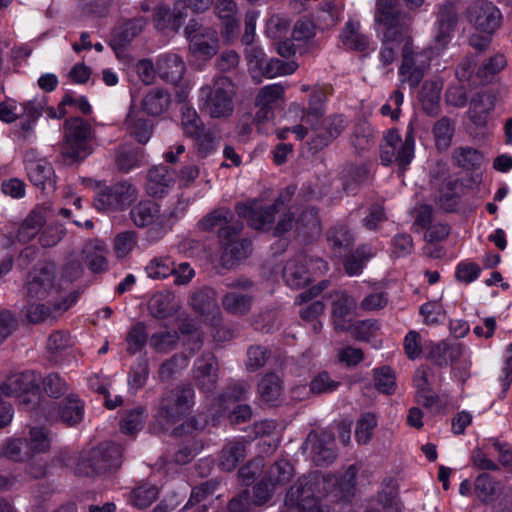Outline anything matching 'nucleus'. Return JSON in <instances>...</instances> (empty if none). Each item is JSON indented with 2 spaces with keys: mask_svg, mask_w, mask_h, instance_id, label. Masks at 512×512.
Segmentation results:
<instances>
[{
  "mask_svg": "<svg viewBox=\"0 0 512 512\" xmlns=\"http://www.w3.org/2000/svg\"><path fill=\"white\" fill-rule=\"evenodd\" d=\"M23 289L27 298L47 300L56 312L67 311L78 298L77 292H67L62 282L57 281L52 264L32 267L25 277Z\"/></svg>",
  "mask_w": 512,
  "mask_h": 512,
  "instance_id": "f257e3e1",
  "label": "nucleus"
},
{
  "mask_svg": "<svg viewBox=\"0 0 512 512\" xmlns=\"http://www.w3.org/2000/svg\"><path fill=\"white\" fill-rule=\"evenodd\" d=\"M94 131L91 124L81 117H70L63 124V142L60 156L66 165L84 161L93 152Z\"/></svg>",
  "mask_w": 512,
  "mask_h": 512,
  "instance_id": "f03ea898",
  "label": "nucleus"
},
{
  "mask_svg": "<svg viewBox=\"0 0 512 512\" xmlns=\"http://www.w3.org/2000/svg\"><path fill=\"white\" fill-rule=\"evenodd\" d=\"M347 127V120L341 114L327 117H317L314 121L304 122V125L293 127V133L298 140L309 137L310 150L318 152L329 146Z\"/></svg>",
  "mask_w": 512,
  "mask_h": 512,
  "instance_id": "7ed1b4c3",
  "label": "nucleus"
},
{
  "mask_svg": "<svg viewBox=\"0 0 512 512\" xmlns=\"http://www.w3.org/2000/svg\"><path fill=\"white\" fill-rule=\"evenodd\" d=\"M235 94V85L228 77H217L200 89L202 110L213 119L228 118L234 112Z\"/></svg>",
  "mask_w": 512,
  "mask_h": 512,
  "instance_id": "20e7f679",
  "label": "nucleus"
},
{
  "mask_svg": "<svg viewBox=\"0 0 512 512\" xmlns=\"http://www.w3.org/2000/svg\"><path fill=\"white\" fill-rule=\"evenodd\" d=\"M195 404V390L190 383L177 384L162 392L156 417L167 425H174L190 414Z\"/></svg>",
  "mask_w": 512,
  "mask_h": 512,
  "instance_id": "39448f33",
  "label": "nucleus"
},
{
  "mask_svg": "<svg viewBox=\"0 0 512 512\" xmlns=\"http://www.w3.org/2000/svg\"><path fill=\"white\" fill-rule=\"evenodd\" d=\"M375 21L384 26L382 41L388 45L413 41L411 36V19L398 9L397 0H377Z\"/></svg>",
  "mask_w": 512,
  "mask_h": 512,
  "instance_id": "423d86ee",
  "label": "nucleus"
},
{
  "mask_svg": "<svg viewBox=\"0 0 512 512\" xmlns=\"http://www.w3.org/2000/svg\"><path fill=\"white\" fill-rule=\"evenodd\" d=\"M432 55V48L419 47L408 40L401 48V82L407 83L411 89L417 88L430 69Z\"/></svg>",
  "mask_w": 512,
  "mask_h": 512,
  "instance_id": "0eeeda50",
  "label": "nucleus"
},
{
  "mask_svg": "<svg viewBox=\"0 0 512 512\" xmlns=\"http://www.w3.org/2000/svg\"><path fill=\"white\" fill-rule=\"evenodd\" d=\"M122 449L114 443H101L81 458L75 467L79 476L94 477L115 471L121 466Z\"/></svg>",
  "mask_w": 512,
  "mask_h": 512,
  "instance_id": "6e6552de",
  "label": "nucleus"
},
{
  "mask_svg": "<svg viewBox=\"0 0 512 512\" xmlns=\"http://www.w3.org/2000/svg\"><path fill=\"white\" fill-rule=\"evenodd\" d=\"M41 377L33 370L10 374L2 384L5 396L16 397L26 410H32L39 400V381Z\"/></svg>",
  "mask_w": 512,
  "mask_h": 512,
  "instance_id": "1a4fd4ad",
  "label": "nucleus"
},
{
  "mask_svg": "<svg viewBox=\"0 0 512 512\" xmlns=\"http://www.w3.org/2000/svg\"><path fill=\"white\" fill-rule=\"evenodd\" d=\"M385 145L381 147L380 158L384 165L396 162L403 172L414 158V132L409 127L402 140L397 129H390L384 136Z\"/></svg>",
  "mask_w": 512,
  "mask_h": 512,
  "instance_id": "9d476101",
  "label": "nucleus"
},
{
  "mask_svg": "<svg viewBox=\"0 0 512 512\" xmlns=\"http://www.w3.org/2000/svg\"><path fill=\"white\" fill-rule=\"evenodd\" d=\"M137 199V189L127 181L100 188L94 197V206L103 212L121 211Z\"/></svg>",
  "mask_w": 512,
  "mask_h": 512,
  "instance_id": "9b49d317",
  "label": "nucleus"
},
{
  "mask_svg": "<svg viewBox=\"0 0 512 512\" xmlns=\"http://www.w3.org/2000/svg\"><path fill=\"white\" fill-rule=\"evenodd\" d=\"M231 291L223 295V309L234 316L247 315L253 306L254 296L249 293L253 282L248 278H238L226 284Z\"/></svg>",
  "mask_w": 512,
  "mask_h": 512,
  "instance_id": "f8f14e48",
  "label": "nucleus"
},
{
  "mask_svg": "<svg viewBox=\"0 0 512 512\" xmlns=\"http://www.w3.org/2000/svg\"><path fill=\"white\" fill-rule=\"evenodd\" d=\"M26 174L30 182L45 191L55 190L56 179L53 166L45 158L39 157L34 149H28L23 155Z\"/></svg>",
  "mask_w": 512,
  "mask_h": 512,
  "instance_id": "ddd939ff",
  "label": "nucleus"
},
{
  "mask_svg": "<svg viewBox=\"0 0 512 512\" xmlns=\"http://www.w3.org/2000/svg\"><path fill=\"white\" fill-rule=\"evenodd\" d=\"M469 22L488 35L497 30L502 21L500 10L490 1L477 0L467 10Z\"/></svg>",
  "mask_w": 512,
  "mask_h": 512,
  "instance_id": "4468645a",
  "label": "nucleus"
},
{
  "mask_svg": "<svg viewBox=\"0 0 512 512\" xmlns=\"http://www.w3.org/2000/svg\"><path fill=\"white\" fill-rule=\"evenodd\" d=\"M203 231L218 229L219 239H227L229 233L241 232L243 223L228 208H218L206 215L199 222Z\"/></svg>",
  "mask_w": 512,
  "mask_h": 512,
  "instance_id": "2eb2a0df",
  "label": "nucleus"
},
{
  "mask_svg": "<svg viewBox=\"0 0 512 512\" xmlns=\"http://www.w3.org/2000/svg\"><path fill=\"white\" fill-rule=\"evenodd\" d=\"M300 512H336L334 508L323 504L314 497L313 484L306 479L295 483L287 493Z\"/></svg>",
  "mask_w": 512,
  "mask_h": 512,
  "instance_id": "dca6fc26",
  "label": "nucleus"
},
{
  "mask_svg": "<svg viewBox=\"0 0 512 512\" xmlns=\"http://www.w3.org/2000/svg\"><path fill=\"white\" fill-rule=\"evenodd\" d=\"M219 364L214 354L203 353L194 364L193 379L197 388L205 393H211L218 383Z\"/></svg>",
  "mask_w": 512,
  "mask_h": 512,
  "instance_id": "f3484780",
  "label": "nucleus"
},
{
  "mask_svg": "<svg viewBox=\"0 0 512 512\" xmlns=\"http://www.w3.org/2000/svg\"><path fill=\"white\" fill-rule=\"evenodd\" d=\"M146 24V18L139 16L126 21L123 25L113 30L109 46L116 53L117 57H120L133 39L141 34Z\"/></svg>",
  "mask_w": 512,
  "mask_h": 512,
  "instance_id": "a211bd4d",
  "label": "nucleus"
},
{
  "mask_svg": "<svg viewBox=\"0 0 512 512\" xmlns=\"http://www.w3.org/2000/svg\"><path fill=\"white\" fill-rule=\"evenodd\" d=\"M123 128L136 142L146 144L153 134L154 123L132 105L123 122Z\"/></svg>",
  "mask_w": 512,
  "mask_h": 512,
  "instance_id": "6ab92c4d",
  "label": "nucleus"
},
{
  "mask_svg": "<svg viewBox=\"0 0 512 512\" xmlns=\"http://www.w3.org/2000/svg\"><path fill=\"white\" fill-rule=\"evenodd\" d=\"M236 210L239 216L247 218L250 226L257 230H268L277 213L276 205L261 207L238 204Z\"/></svg>",
  "mask_w": 512,
  "mask_h": 512,
  "instance_id": "aec40b11",
  "label": "nucleus"
},
{
  "mask_svg": "<svg viewBox=\"0 0 512 512\" xmlns=\"http://www.w3.org/2000/svg\"><path fill=\"white\" fill-rule=\"evenodd\" d=\"M307 259L303 255L288 260L283 268V279L294 289L302 288L311 281V274L307 269Z\"/></svg>",
  "mask_w": 512,
  "mask_h": 512,
  "instance_id": "412c9836",
  "label": "nucleus"
},
{
  "mask_svg": "<svg viewBox=\"0 0 512 512\" xmlns=\"http://www.w3.org/2000/svg\"><path fill=\"white\" fill-rule=\"evenodd\" d=\"M157 74L167 83L177 84L185 73V63L182 58L173 53L162 54L156 61Z\"/></svg>",
  "mask_w": 512,
  "mask_h": 512,
  "instance_id": "4be33fe9",
  "label": "nucleus"
},
{
  "mask_svg": "<svg viewBox=\"0 0 512 512\" xmlns=\"http://www.w3.org/2000/svg\"><path fill=\"white\" fill-rule=\"evenodd\" d=\"M174 184V174L167 166L152 167L147 174L146 191L152 197H163Z\"/></svg>",
  "mask_w": 512,
  "mask_h": 512,
  "instance_id": "5701e85b",
  "label": "nucleus"
},
{
  "mask_svg": "<svg viewBox=\"0 0 512 512\" xmlns=\"http://www.w3.org/2000/svg\"><path fill=\"white\" fill-rule=\"evenodd\" d=\"M356 308V301L346 292L336 295L332 303V322L336 332H345L349 328L350 319L348 317Z\"/></svg>",
  "mask_w": 512,
  "mask_h": 512,
  "instance_id": "b1692460",
  "label": "nucleus"
},
{
  "mask_svg": "<svg viewBox=\"0 0 512 512\" xmlns=\"http://www.w3.org/2000/svg\"><path fill=\"white\" fill-rule=\"evenodd\" d=\"M84 402L76 395H69L58 403L56 419L67 427H74L84 418Z\"/></svg>",
  "mask_w": 512,
  "mask_h": 512,
  "instance_id": "393cba45",
  "label": "nucleus"
},
{
  "mask_svg": "<svg viewBox=\"0 0 512 512\" xmlns=\"http://www.w3.org/2000/svg\"><path fill=\"white\" fill-rule=\"evenodd\" d=\"M179 309L175 294L167 290L155 293L148 302L149 313L156 319L172 317Z\"/></svg>",
  "mask_w": 512,
  "mask_h": 512,
  "instance_id": "a878e982",
  "label": "nucleus"
},
{
  "mask_svg": "<svg viewBox=\"0 0 512 512\" xmlns=\"http://www.w3.org/2000/svg\"><path fill=\"white\" fill-rule=\"evenodd\" d=\"M309 442L313 441V460L318 466H326L334 461L336 453L334 450V438L330 433L322 432L317 435H309Z\"/></svg>",
  "mask_w": 512,
  "mask_h": 512,
  "instance_id": "bb28decb",
  "label": "nucleus"
},
{
  "mask_svg": "<svg viewBox=\"0 0 512 512\" xmlns=\"http://www.w3.org/2000/svg\"><path fill=\"white\" fill-rule=\"evenodd\" d=\"M215 10L221 21L222 36L227 41H232L239 28V23L236 18V4L234 0H218Z\"/></svg>",
  "mask_w": 512,
  "mask_h": 512,
  "instance_id": "cd10ccee",
  "label": "nucleus"
},
{
  "mask_svg": "<svg viewBox=\"0 0 512 512\" xmlns=\"http://www.w3.org/2000/svg\"><path fill=\"white\" fill-rule=\"evenodd\" d=\"M462 353V344L440 341L431 345L427 358L439 367H446L449 362L454 363L458 361Z\"/></svg>",
  "mask_w": 512,
  "mask_h": 512,
  "instance_id": "c85d7f7f",
  "label": "nucleus"
},
{
  "mask_svg": "<svg viewBox=\"0 0 512 512\" xmlns=\"http://www.w3.org/2000/svg\"><path fill=\"white\" fill-rule=\"evenodd\" d=\"M82 253L85 264L93 273H100L107 270V248L104 242L91 240L85 244Z\"/></svg>",
  "mask_w": 512,
  "mask_h": 512,
  "instance_id": "c756f323",
  "label": "nucleus"
},
{
  "mask_svg": "<svg viewBox=\"0 0 512 512\" xmlns=\"http://www.w3.org/2000/svg\"><path fill=\"white\" fill-rule=\"evenodd\" d=\"M171 104L170 93L163 88H153L144 95L141 107L150 116H159L166 112Z\"/></svg>",
  "mask_w": 512,
  "mask_h": 512,
  "instance_id": "7c9ffc66",
  "label": "nucleus"
},
{
  "mask_svg": "<svg viewBox=\"0 0 512 512\" xmlns=\"http://www.w3.org/2000/svg\"><path fill=\"white\" fill-rule=\"evenodd\" d=\"M343 46L349 50L363 52L368 49L369 39L362 33L359 22L349 20L339 36Z\"/></svg>",
  "mask_w": 512,
  "mask_h": 512,
  "instance_id": "2f4dec72",
  "label": "nucleus"
},
{
  "mask_svg": "<svg viewBox=\"0 0 512 512\" xmlns=\"http://www.w3.org/2000/svg\"><path fill=\"white\" fill-rule=\"evenodd\" d=\"M190 50L197 56L211 58L218 51L217 32L210 28H205V33L190 36Z\"/></svg>",
  "mask_w": 512,
  "mask_h": 512,
  "instance_id": "473e14b6",
  "label": "nucleus"
},
{
  "mask_svg": "<svg viewBox=\"0 0 512 512\" xmlns=\"http://www.w3.org/2000/svg\"><path fill=\"white\" fill-rule=\"evenodd\" d=\"M46 222L45 212L40 209L32 210L20 225L16 240L20 243H28L39 234Z\"/></svg>",
  "mask_w": 512,
  "mask_h": 512,
  "instance_id": "72a5a7b5",
  "label": "nucleus"
},
{
  "mask_svg": "<svg viewBox=\"0 0 512 512\" xmlns=\"http://www.w3.org/2000/svg\"><path fill=\"white\" fill-rule=\"evenodd\" d=\"M241 232L229 233L227 239H219L224 248L223 259L241 260L246 258L251 249V242L240 238Z\"/></svg>",
  "mask_w": 512,
  "mask_h": 512,
  "instance_id": "f704fd0d",
  "label": "nucleus"
},
{
  "mask_svg": "<svg viewBox=\"0 0 512 512\" xmlns=\"http://www.w3.org/2000/svg\"><path fill=\"white\" fill-rule=\"evenodd\" d=\"M246 457V448L240 441H230L223 446L219 455V467L224 471H232Z\"/></svg>",
  "mask_w": 512,
  "mask_h": 512,
  "instance_id": "c9c22d12",
  "label": "nucleus"
},
{
  "mask_svg": "<svg viewBox=\"0 0 512 512\" xmlns=\"http://www.w3.org/2000/svg\"><path fill=\"white\" fill-rule=\"evenodd\" d=\"M376 254L375 249L369 244L360 245L356 250L348 254L344 260V269L350 276L362 272L366 263Z\"/></svg>",
  "mask_w": 512,
  "mask_h": 512,
  "instance_id": "e433bc0d",
  "label": "nucleus"
},
{
  "mask_svg": "<svg viewBox=\"0 0 512 512\" xmlns=\"http://www.w3.org/2000/svg\"><path fill=\"white\" fill-rule=\"evenodd\" d=\"M130 216L136 226L146 227L159 219L160 207L151 200L141 201L131 209Z\"/></svg>",
  "mask_w": 512,
  "mask_h": 512,
  "instance_id": "4c0bfd02",
  "label": "nucleus"
},
{
  "mask_svg": "<svg viewBox=\"0 0 512 512\" xmlns=\"http://www.w3.org/2000/svg\"><path fill=\"white\" fill-rule=\"evenodd\" d=\"M190 305L201 315H210L218 309L216 293L212 288L202 287L191 294Z\"/></svg>",
  "mask_w": 512,
  "mask_h": 512,
  "instance_id": "58836bf2",
  "label": "nucleus"
},
{
  "mask_svg": "<svg viewBox=\"0 0 512 512\" xmlns=\"http://www.w3.org/2000/svg\"><path fill=\"white\" fill-rule=\"evenodd\" d=\"M442 84L439 81H426L420 91L419 99L428 115L438 113Z\"/></svg>",
  "mask_w": 512,
  "mask_h": 512,
  "instance_id": "ea45409f",
  "label": "nucleus"
},
{
  "mask_svg": "<svg viewBox=\"0 0 512 512\" xmlns=\"http://www.w3.org/2000/svg\"><path fill=\"white\" fill-rule=\"evenodd\" d=\"M258 393L262 401L275 403L282 394L280 378L275 373L265 374L258 383Z\"/></svg>",
  "mask_w": 512,
  "mask_h": 512,
  "instance_id": "a19ab883",
  "label": "nucleus"
},
{
  "mask_svg": "<svg viewBox=\"0 0 512 512\" xmlns=\"http://www.w3.org/2000/svg\"><path fill=\"white\" fill-rule=\"evenodd\" d=\"M145 271L149 278L165 279L175 271V262L169 256H157L149 261Z\"/></svg>",
  "mask_w": 512,
  "mask_h": 512,
  "instance_id": "79ce46f5",
  "label": "nucleus"
},
{
  "mask_svg": "<svg viewBox=\"0 0 512 512\" xmlns=\"http://www.w3.org/2000/svg\"><path fill=\"white\" fill-rule=\"evenodd\" d=\"M351 143L358 151L368 150L374 144L372 126L365 121L358 122L353 129Z\"/></svg>",
  "mask_w": 512,
  "mask_h": 512,
  "instance_id": "37998d69",
  "label": "nucleus"
},
{
  "mask_svg": "<svg viewBox=\"0 0 512 512\" xmlns=\"http://www.w3.org/2000/svg\"><path fill=\"white\" fill-rule=\"evenodd\" d=\"M146 417V409L142 406L126 411L121 421V431L125 434L138 432L143 428Z\"/></svg>",
  "mask_w": 512,
  "mask_h": 512,
  "instance_id": "c03bdc74",
  "label": "nucleus"
},
{
  "mask_svg": "<svg viewBox=\"0 0 512 512\" xmlns=\"http://www.w3.org/2000/svg\"><path fill=\"white\" fill-rule=\"evenodd\" d=\"M325 102V92L321 88L314 89L310 95L308 107L303 112L302 122H311L317 117H322L325 112Z\"/></svg>",
  "mask_w": 512,
  "mask_h": 512,
  "instance_id": "a18cd8bd",
  "label": "nucleus"
},
{
  "mask_svg": "<svg viewBox=\"0 0 512 512\" xmlns=\"http://www.w3.org/2000/svg\"><path fill=\"white\" fill-rule=\"evenodd\" d=\"M474 486L478 498L485 503L494 501L499 491L498 483L487 473L480 474Z\"/></svg>",
  "mask_w": 512,
  "mask_h": 512,
  "instance_id": "49530a36",
  "label": "nucleus"
},
{
  "mask_svg": "<svg viewBox=\"0 0 512 512\" xmlns=\"http://www.w3.org/2000/svg\"><path fill=\"white\" fill-rule=\"evenodd\" d=\"M246 369L249 372H255L263 368L271 357V350L263 345H251L247 349Z\"/></svg>",
  "mask_w": 512,
  "mask_h": 512,
  "instance_id": "de8ad7c7",
  "label": "nucleus"
},
{
  "mask_svg": "<svg viewBox=\"0 0 512 512\" xmlns=\"http://www.w3.org/2000/svg\"><path fill=\"white\" fill-rule=\"evenodd\" d=\"M496 97L490 91H481L476 93L470 102L469 112L471 118L476 119L481 114H487L495 107Z\"/></svg>",
  "mask_w": 512,
  "mask_h": 512,
  "instance_id": "09e8293b",
  "label": "nucleus"
},
{
  "mask_svg": "<svg viewBox=\"0 0 512 512\" xmlns=\"http://www.w3.org/2000/svg\"><path fill=\"white\" fill-rule=\"evenodd\" d=\"M374 385L384 394L391 395L396 389V377L389 366H382L373 370Z\"/></svg>",
  "mask_w": 512,
  "mask_h": 512,
  "instance_id": "8fccbe9b",
  "label": "nucleus"
},
{
  "mask_svg": "<svg viewBox=\"0 0 512 512\" xmlns=\"http://www.w3.org/2000/svg\"><path fill=\"white\" fill-rule=\"evenodd\" d=\"M436 146L439 150H446L454 134V122L448 117H442L433 127Z\"/></svg>",
  "mask_w": 512,
  "mask_h": 512,
  "instance_id": "3c124183",
  "label": "nucleus"
},
{
  "mask_svg": "<svg viewBox=\"0 0 512 512\" xmlns=\"http://www.w3.org/2000/svg\"><path fill=\"white\" fill-rule=\"evenodd\" d=\"M181 124L186 136L191 137L204 131V125L196 110L187 104L181 106Z\"/></svg>",
  "mask_w": 512,
  "mask_h": 512,
  "instance_id": "603ef678",
  "label": "nucleus"
},
{
  "mask_svg": "<svg viewBox=\"0 0 512 512\" xmlns=\"http://www.w3.org/2000/svg\"><path fill=\"white\" fill-rule=\"evenodd\" d=\"M148 340V335L146 332V325L144 322H137L133 325L127 333L126 342H127V352L130 355H134L137 352L141 351L143 347L146 345Z\"/></svg>",
  "mask_w": 512,
  "mask_h": 512,
  "instance_id": "864d4df0",
  "label": "nucleus"
},
{
  "mask_svg": "<svg viewBox=\"0 0 512 512\" xmlns=\"http://www.w3.org/2000/svg\"><path fill=\"white\" fill-rule=\"evenodd\" d=\"M25 319L30 324H39L50 318H54L53 312L57 313L52 305L45 303H30L23 309Z\"/></svg>",
  "mask_w": 512,
  "mask_h": 512,
  "instance_id": "5fc2aeb1",
  "label": "nucleus"
},
{
  "mask_svg": "<svg viewBox=\"0 0 512 512\" xmlns=\"http://www.w3.org/2000/svg\"><path fill=\"white\" fill-rule=\"evenodd\" d=\"M158 497V488L154 485L144 484L136 487L130 493L133 506L144 509L150 506Z\"/></svg>",
  "mask_w": 512,
  "mask_h": 512,
  "instance_id": "6e6d98bb",
  "label": "nucleus"
},
{
  "mask_svg": "<svg viewBox=\"0 0 512 512\" xmlns=\"http://www.w3.org/2000/svg\"><path fill=\"white\" fill-rule=\"evenodd\" d=\"M141 157V153L136 149L120 147L116 151L115 165L119 171L128 173L140 165Z\"/></svg>",
  "mask_w": 512,
  "mask_h": 512,
  "instance_id": "4d7b16f0",
  "label": "nucleus"
},
{
  "mask_svg": "<svg viewBox=\"0 0 512 512\" xmlns=\"http://www.w3.org/2000/svg\"><path fill=\"white\" fill-rule=\"evenodd\" d=\"M457 187V181L449 180L442 185L439 191L437 204L446 212L454 211L458 205L459 195L456 192Z\"/></svg>",
  "mask_w": 512,
  "mask_h": 512,
  "instance_id": "13d9d810",
  "label": "nucleus"
},
{
  "mask_svg": "<svg viewBox=\"0 0 512 512\" xmlns=\"http://www.w3.org/2000/svg\"><path fill=\"white\" fill-rule=\"evenodd\" d=\"M179 335L176 331H161L154 333L149 340L152 349L159 353H167L176 348Z\"/></svg>",
  "mask_w": 512,
  "mask_h": 512,
  "instance_id": "bf43d9fd",
  "label": "nucleus"
},
{
  "mask_svg": "<svg viewBox=\"0 0 512 512\" xmlns=\"http://www.w3.org/2000/svg\"><path fill=\"white\" fill-rule=\"evenodd\" d=\"M296 68L295 62H285L280 59L271 58L269 60L266 59L259 72L267 78H274L280 75L292 74Z\"/></svg>",
  "mask_w": 512,
  "mask_h": 512,
  "instance_id": "052dcab7",
  "label": "nucleus"
},
{
  "mask_svg": "<svg viewBox=\"0 0 512 512\" xmlns=\"http://www.w3.org/2000/svg\"><path fill=\"white\" fill-rule=\"evenodd\" d=\"M327 240L333 249H346L354 243V236L347 226L339 224L331 228Z\"/></svg>",
  "mask_w": 512,
  "mask_h": 512,
  "instance_id": "680f3d73",
  "label": "nucleus"
},
{
  "mask_svg": "<svg viewBox=\"0 0 512 512\" xmlns=\"http://www.w3.org/2000/svg\"><path fill=\"white\" fill-rule=\"evenodd\" d=\"M1 456L7 457L13 461H23L29 458L28 441L23 439L7 440L2 446Z\"/></svg>",
  "mask_w": 512,
  "mask_h": 512,
  "instance_id": "e2e57ef3",
  "label": "nucleus"
},
{
  "mask_svg": "<svg viewBox=\"0 0 512 512\" xmlns=\"http://www.w3.org/2000/svg\"><path fill=\"white\" fill-rule=\"evenodd\" d=\"M379 330V323L376 320H362L357 321L354 324H349L347 331H350L351 335L359 341H370L371 338L376 336V332Z\"/></svg>",
  "mask_w": 512,
  "mask_h": 512,
  "instance_id": "0e129e2a",
  "label": "nucleus"
},
{
  "mask_svg": "<svg viewBox=\"0 0 512 512\" xmlns=\"http://www.w3.org/2000/svg\"><path fill=\"white\" fill-rule=\"evenodd\" d=\"M453 159L459 167L470 169L481 164L482 155L474 148L459 147L455 149Z\"/></svg>",
  "mask_w": 512,
  "mask_h": 512,
  "instance_id": "69168bd1",
  "label": "nucleus"
},
{
  "mask_svg": "<svg viewBox=\"0 0 512 512\" xmlns=\"http://www.w3.org/2000/svg\"><path fill=\"white\" fill-rule=\"evenodd\" d=\"M195 140V153L198 158L205 159L216 150V139L212 133L207 131L199 132L198 135L191 136Z\"/></svg>",
  "mask_w": 512,
  "mask_h": 512,
  "instance_id": "338daca9",
  "label": "nucleus"
},
{
  "mask_svg": "<svg viewBox=\"0 0 512 512\" xmlns=\"http://www.w3.org/2000/svg\"><path fill=\"white\" fill-rule=\"evenodd\" d=\"M30 439L28 441V451L30 456L34 453H43L50 448L49 433L44 428L34 427L30 429Z\"/></svg>",
  "mask_w": 512,
  "mask_h": 512,
  "instance_id": "774afa93",
  "label": "nucleus"
}]
</instances>
